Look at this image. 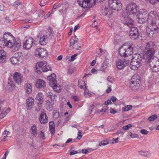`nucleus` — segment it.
<instances>
[{
    "label": "nucleus",
    "mask_w": 159,
    "mask_h": 159,
    "mask_svg": "<svg viewBox=\"0 0 159 159\" xmlns=\"http://www.w3.org/2000/svg\"><path fill=\"white\" fill-rule=\"evenodd\" d=\"M54 102L53 100H47L46 101V107L47 110L49 111L52 110Z\"/></svg>",
    "instance_id": "24"
},
{
    "label": "nucleus",
    "mask_w": 159,
    "mask_h": 159,
    "mask_svg": "<svg viewBox=\"0 0 159 159\" xmlns=\"http://www.w3.org/2000/svg\"><path fill=\"white\" fill-rule=\"evenodd\" d=\"M66 61L67 62L70 61V57L67 56L65 58Z\"/></svg>",
    "instance_id": "63"
},
{
    "label": "nucleus",
    "mask_w": 159,
    "mask_h": 159,
    "mask_svg": "<svg viewBox=\"0 0 159 159\" xmlns=\"http://www.w3.org/2000/svg\"><path fill=\"white\" fill-rule=\"evenodd\" d=\"M145 63L147 66H150L154 72L159 71V61L152 59L146 60Z\"/></svg>",
    "instance_id": "5"
},
{
    "label": "nucleus",
    "mask_w": 159,
    "mask_h": 159,
    "mask_svg": "<svg viewBox=\"0 0 159 159\" xmlns=\"http://www.w3.org/2000/svg\"><path fill=\"white\" fill-rule=\"evenodd\" d=\"M157 118V116L156 114H154L152 116H149L148 118V120L149 121H153L154 120H155Z\"/></svg>",
    "instance_id": "42"
},
{
    "label": "nucleus",
    "mask_w": 159,
    "mask_h": 159,
    "mask_svg": "<svg viewBox=\"0 0 159 159\" xmlns=\"http://www.w3.org/2000/svg\"><path fill=\"white\" fill-rule=\"evenodd\" d=\"M78 40V39L77 38L76 36L72 37L70 40V43L71 45H73L76 43Z\"/></svg>",
    "instance_id": "39"
},
{
    "label": "nucleus",
    "mask_w": 159,
    "mask_h": 159,
    "mask_svg": "<svg viewBox=\"0 0 159 159\" xmlns=\"http://www.w3.org/2000/svg\"><path fill=\"white\" fill-rule=\"evenodd\" d=\"M31 134L32 136L36 137L37 134V127L36 125H33L30 129Z\"/></svg>",
    "instance_id": "30"
},
{
    "label": "nucleus",
    "mask_w": 159,
    "mask_h": 159,
    "mask_svg": "<svg viewBox=\"0 0 159 159\" xmlns=\"http://www.w3.org/2000/svg\"><path fill=\"white\" fill-rule=\"evenodd\" d=\"M140 61L132 60L130 62V68L133 70H135L137 69L139 66V64L141 62Z\"/></svg>",
    "instance_id": "18"
},
{
    "label": "nucleus",
    "mask_w": 159,
    "mask_h": 159,
    "mask_svg": "<svg viewBox=\"0 0 159 159\" xmlns=\"http://www.w3.org/2000/svg\"><path fill=\"white\" fill-rule=\"evenodd\" d=\"M132 108V106L131 105H128L125 106L122 108V110L124 111H128Z\"/></svg>",
    "instance_id": "41"
},
{
    "label": "nucleus",
    "mask_w": 159,
    "mask_h": 159,
    "mask_svg": "<svg viewBox=\"0 0 159 159\" xmlns=\"http://www.w3.org/2000/svg\"><path fill=\"white\" fill-rule=\"evenodd\" d=\"M34 54L36 56L43 58L48 55V52L44 48H39L36 49Z\"/></svg>",
    "instance_id": "12"
},
{
    "label": "nucleus",
    "mask_w": 159,
    "mask_h": 159,
    "mask_svg": "<svg viewBox=\"0 0 159 159\" xmlns=\"http://www.w3.org/2000/svg\"><path fill=\"white\" fill-rule=\"evenodd\" d=\"M136 15L137 16V20L139 23L142 24L148 20L147 16L148 14L147 11L145 9H140L139 11H138Z\"/></svg>",
    "instance_id": "6"
},
{
    "label": "nucleus",
    "mask_w": 159,
    "mask_h": 159,
    "mask_svg": "<svg viewBox=\"0 0 159 159\" xmlns=\"http://www.w3.org/2000/svg\"><path fill=\"white\" fill-rule=\"evenodd\" d=\"M10 134V132L9 131L6 130H4L2 134V141H5L6 140L7 138L8 137Z\"/></svg>",
    "instance_id": "29"
},
{
    "label": "nucleus",
    "mask_w": 159,
    "mask_h": 159,
    "mask_svg": "<svg viewBox=\"0 0 159 159\" xmlns=\"http://www.w3.org/2000/svg\"><path fill=\"white\" fill-rule=\"evenodd\" d=\"M140 133L143 134H147L148 133V131L144 129L141 130Z\"/></svg>",
    "instance_id": "54"
},
{
    "label": "nucleus",
    "mask_w": 159,
    "mask_h": 159,
    "mask_svg": "<svg viewBox=\"0 0 159 159\" xmlns=\"http://www.w3.org/2000/svg\"><path fill=\"white\" fill-rule=\"evenodd\" d=\"M129 62V61L127 59H119L116 61V66L119 69L121 70L128 66Z\"/></svg>",
    "instance_id": "10"
},
{
    "label": "nucleus",
    "mask_w": 159,
    "mask_h": 159,
    "mask_svg": "<svg viewBox=\"0 0 159 159\" xmlns=\"http://www.w3.org/2000/svg\"><path fill=\"white\" fill-rule=\"evenodd\" d=\"M39 133V135L40 136V137L42 138V139L43 140L44 139H45V136L43 132L42 131H40Z\"/></svg>",
    "instance_id": "57"
},
{
    "label": "nucleus",
    "mask_w": 159,
    "mask_h": 159,
    "mask_svg": "<svg viewBox=\"0 0 159 159\" xmlns=\"http://www.w3.org/2000/svg\"><path fill=\"white\" fill-rule=\"evenodd\" d=\"M138 8L136 4L134 3H131L127 5L126 6L125 11H123L121 13L122 16L129 15L134 16L138 12Z\"/></svg>",
    "instance_id": "4"
},
{
    "label": "nucleus",
    "mask_w": 159,
    "mask_h": 159,
    "mask_svg": "<svg viewBox=\"0 0 159 159\" xmlns=\"http://www.w3.org/2000/svg\"><path fill=\"white\" fill-rule=\"evenodd\" d=\"M118 138H117L116 139L113 138L112 139V143H117L118 140Z\"/></svg>",
    "instance_id": "61"
},
{
    "label": "nucleus",
    "mask_w": 159,
    "mask_h": 159,
    "mask_svg": "<svg viewBox=\"0 0 159 159\" xmlns=\"http://www.w3.org/2000/svg\"><path fill=\"white\" fill-rule=\"evenodd\" d=\"M47 35H43L40 37L39 42L41 44L44 45L46 44L47 42Z\"/></svg>",
    "instance_id": "32"
},
{
    "label": "nucleus",
    "mask_w": 159,
    "mask_h": 159,
    "mask_svg": "<svg viewBox=\"0 0 159 159\" xmlns=\"http://www.w3.org/2000/svg\"><path fill=\"white\" fill-rule=\"evenodd\" d=\"M35 99L38 101L40 105H42L43 102V97L42 93H38L36 95Z\"/></svg>",
    "instance_id": "25"
},
{
    "label": "nucleus",
    "mask_w": 159,
    "mask_h": 159,
    "mask_svg": "<svg viewBox=\"0 0 159 159\" xmlns=\"http://www.w3.org/2000/svg\"><path fill=\"white\" fill-rule=\"evenodd\" d=\"M47 96L48 98H50L51 99L52 96V93L50 92H48L47 93Z\"/></svg>",
    "instance_id": "56"
},
{
    "label": "nucleus",
    "mask_w": 159,
    "mask_h": 159,
    "mask_svg": "<svg viewBox=\"0 0 159 159\" xmlns=\"http://www.w3.org/2000/svg\"><path fill=\"white\" fill-rule=\"evenodd\" d=\"M108 5L111 9L118 11L121 9L122 4L119 0H109Z\"/></svg>",
    "instance_id": "8"
},
{
    "label": "nucleus",
    "mask_w": 159,
    "mask_h": 159,
    "mask_svg": "<svg viewBox=\"0 0 159 159\" xmlns=\"http://www.w3.org/2000/svg\"><path fill=\"white\" fill-rule=\"evenodd\" d=\"M129 31L130 37L133 39H135L137 38L139 36V33L137 28L134 25L130 28Z\"/></svg>",
    "instance_id": "13"
},
{
    "label": "nucleus",
    "mask_w": 159,
    "mask_h": 159,
    "mask_svg": "<svg viewBox=\"0 0 159 159\" xmlns=\"http://www.w3.org/2000/svg\"><path fill=\"white\" fill-rule=\"evenodd\" d=\"M13 77L14 81L18 84H21L23 80V75L17 72L14 73Z\"/></svg>",
    "instance_id": "16"
},
{
    "label": "nucleus",
    "mask_w": 159,
    "mask_h": 159,
    "mask_svg": "<svg viewBox=\"0 0 159 159\" xmlns=\"http://www.w3.org/2000/svg\"><path fill=\"white\" fill-rule=\"evenodd\" d=\"M132 57V60H139V61H141L142 59L141 55L138 53H135L133 54Z\"/></svg>",
    "instance_id": "34"
},
{
    "label": "nucleus",
    "mask_w": 159,
    "mask_h": 159,
    "mask_svg": "<svg viewBox=\"0 0 159 159\" xmlns=\"http://www.w3.org/2000/svg\"><path fill=\"white\" fill-rule=\"evenodd\" d=\"M39 120L41 124H45L48 122V116L44 110L41 111V113L39 117Z\"/></svg>",
    "instance_id": "17"
},
{
    "label": "nucleus",
    "mask_w": 159,
    "mask_h": 159,
    "mask_svg": "<svg viewBox=\"0 0 159 159\" xmlns=\"http://www.w3.org/2000/svg\"><path fill=\"white\" fill-rule=\"evenodd\" d=\"M111 101H112L113 102H114L116 101L117 98L116 97H115L114 96H112L111 98H110Z\"/></svg>",
    "instance_id": "59"
},
{
    "label": "nucleus",
    "mask_w": 159,
    "mask_h": 159,
    "mask_svg": "<svg viewBox=\"0 0 159 159\" xmlns=\"http://www.w3.org/2000/svg\"><path fill=\"white\" fill-rule=\"evenodd\" d=\"M48 33L49 36L52 37L53 36V32L52 29L50 27H48Z\"/></svg>",
    "instance_id": "43"
},
{
    "label": "nucleus",
    "mask_w": 159,
    "mask_h": 159,
    "mask_svg": "<svg viewBox=\"0 0 159 159\" xmlns=\"http://www.w3.org/2000/svg\"><path fill=\"white\" fill-rule=\"evenodd\" d=\"M78 55V53H76L70 57V61H73L76 58L77 56Z\"/></svg>",
    "instance_id": "49"
},
{
    "label": "nucleus",
    "mask_w": 159,
    "mask_h": 159,
    "mask_svg": "<svg viewBox=\"0 0 159 159\" xmlns=\"http://www.w3.org/2000/svg\"><path fill=\"white\" fill-rule=\"evenodd\" d=\"M139 153L141 156H143L146 157H149L150 156V153L147 151H139Z\"/></svg>",
    "instance_id": "36"
},
{
    "label": "nucleus",
    "mask_w": 159,
    "mask_h": 159,
    "mask_svg": "<svg viewBox=\"0 0 159 159\" xmlns=\"http://www.w3.org/2000/svg\"><path fill=\"white\" fill-rule=\"evenodd\" d=\"M34 99L32 98H30L26 100L27 105L28 106V109H30L34 103Z\"/></svg>",
    "instance_id": "26"
},
{
    "label": "nucleus",
    "mask_w": 159,
    "mask_h": 159,
    "mask_svg": "<svg viewBox=\"0 0 159 159\" xmlns=\"http://www.w3.org/2000/svg\"><path fill=\"white\" fill-rule=\"evenodd\" d=\"M3 38L5 46L9 48L13 47L15 51L18 50L21 46L20 41H16L15 38L10 33L4 34Z\"/></svg>",
    "instance_id": "1"
},
{
    "label": "nucleus",
    "mask_w": 159,
    "mask_h": 159,
    "mask_svg": "<svg viewBox=\"0 0 159 159\" xmlns=\"http://www.w3.org/2000/svg\"><path fill=\"white\" fill-rule=\"evenodd\" d=\"M61 6V4L59 3L58 4H54L53 7V9H55L57 8H58L60 7Z\"/></svg>",
    "instance_id": "55"
},
{
    "label": "nucleus",
    "mask_w": 159,
    "mask_h": 159,
    "mask_svg": "<svg viewBox=\"0 0 159 159\" xmlns=\"http://www.w3.org/2000/svg\"><path fill=\"white\" fill-rule=\"evenodd\" d=\"M158 14L156 11H151L148 14V20H150L152 25H154L156 24L157 21L159 20Z\"/></svg>",
    "instance_id": "7"
},
{
    "label": "nucleus",
    "mask_w": 159,
    "mask_h": 159,
    "mask_svg": "<svg viewBox=\"0 0 159 159\" xmlns=\"http://www.w3.org/2000/svg\"><path fill=\"white\" fill-rule=\"evenodd\" d=\"M53 86H51L52 88L54 91L58 93L61 91V86L57 84V83L54 84Z\"/></svg>",
    "instance_id": "31"
},
{
    "label": "nucleus",
    "mask_w": 159,
    "mask_h": 159,
    "mask_svg": "<svg viewBox=\"0 0 159 159\" xmlns=\"http://www.w3.org/2000/svg\"><path fill=\"white\" fill-rule=\"evenodd\" d=\"M107 59H106L103 61L102 65V70L104 71L108 66Z\"/></svg>",
    "instance_id": "37"
},
{
    "label": "nucleus",
    "mask_w": 159,
    "mask_h": 159,
    "mask_svg": "<svg viewBox=\"0 0 159 159\" xmlns=\"http://www.w3.org/2000/svg\"><path fill=\"white\" fill-rule=\"evenodd\" d=\"M25 92L28 94H30L32 92V87L30 84H26L25 85Z\"/></svg>",
    "instance_id": "28"
},
{
    "label": "nucleus",
    "mask_w": 159,
    "mask_h": 159,
    "mask_svg": "<svg viewBox=\"0 0 159 159\" xmlns=\"http://www.w3.org/2000/svg\"><path fill=\"white\" fill-rule=\"evenodd\" d=\"M34 42V39L33 38L30 37L28 39H26L23 42V47L25 49H30L32 46Z\"/></svg>",
    "instance_id": "14"
},
{
    "label": "nucleus",
    "mask_w": 159,
    "mask_h": 159,
    "mask_svg": "<svg viewBox=\"0 0 159 159\" xmlns=\"http://www.w3.org/2000/svg\"><path fill=\"white\" fill-rule=\"evenodd\" d=\"M121 20L125 25L130 28L134 25L133 20L128 17V15H126L125 16H122L121 15Z\"/></svg>",
    "instance_id": "11"
},
{
    "label": "nucleus",
    "mask_w": 159,
    "mask_h": 159,
    "mask_svg": "<svg viewBox=\"0 0 159 159\" xmlns=\"http://www.w3.org/2000/svg\"><path fill=\"white\" fill-rule=\"evenodd\" d=\"M129 133V135L131 138H139V135L137 134H133L131 132H130Z\"/></svg>",
    "instance_id": "46"
},
{
    "label": "nucleus",
    "mask_w": 159,
    "mask_h": 159,
    "mask_svg": "<svg viewBox=\"0 0 159 159\" xmlns=\"http://www.w3.org/2000/svg\"><path fill=\"white\" fill-rule=\"evenodd\" d=\"M132 127V125L131 124H129L126 125L122 127V129L124 130H127Z\"/></svg>",
    "instance_id": "44"
},
{
    "label": "nucleus",
    "mask_w": 159,
    "mask_h": 159,
    "mask_svg": "<svg viewBox=\"0 0 159 159\" xmlns=\"http://www.w3.org/2000/svg\"><path fill=\"white\" fill-rule=\"evenodd\" d=\"M38 107H37L35 108V111L38 112L40 110L41 108L42 105H40L39 103H38Z\"/></svg>",
    "instance_id": "51"
},
{
    "label": "nucleus",
    "mask_w": 159,
    "mask_h": 159,
    "mask_svg": "<svg viewBox=\"0 0 159 159\" xmlns=\"http://www.w3.org/2000/svg\"><path fill=\"white\" fill-rule=\"evenodd\" d=\"M84 84L83 85H80V89H83L84 90V94H88L89 93V91L88 89L87 88V87L86 86V84L84 82H83Z\"/></svg>",
    "instance_id": "38"
},
{
    "label": "nucleus",
    "mask_w": 159,
    "mask_h": 159,
    "mask_svg": "<svg viewBox=\"0 0 159 159\" xmlns=\"http://www.w3.org/2000/svg\"><path fill=\"white\" fill-rule=\"evenodd\" d=\"M138 78L136 75H134L132 76L130 83L131 86L133 87L135 84L136 85L137 84H139L140 80Z\"/></svg>",
    "instance_id": "21"
},
{
    "label": "nucleus",
    "mask_w": 159,
    "mask_h": 159,
    "mask_svg": "<svg viewBox=\"0 0 159 159\" xmlns=\"http://www.w3.org/2000/svg\"><path fill=\"white\" fill-rule=\"evenodd\" d=\"M23 21L25 23H31L33 21V20L32 18L29 17L25 19L24 21Z\"/></svg>",
    "instance_id": "47"
},
{
    "label": "nucleus",
    "mask_w": 159,
    "mask_h": 159,
    "mask_svg": "<svg viewBox=\"0 0 159 159\" xmlns=\"http://www.w3.org/2000/svg\"><path fill=\"white\" fill-rule=\"evenodd\" d=\"M10 111L11 109L9 108L3 109L0 115V118L1 119L4 118L10 112Z\"/></svg>",
    "instance_id": "27"
},
{
    "label": "nucleus",
    "mask_w": 159,
    "mask_h": 159,
    "mask_svg": "<svg viewBox=\"0 0 159 159\" xmlns=\"http://www.w3.org/2000/svg\"><path fill=\"white\" fill-rule=\"evenodd\" d=\"M49 129L52 134H54L55 131V126L49 127Z\"/></svg>",
    "instance_id": "53"
},
{
    "label": "nucleus",
    "mask_w": 159,
    "mask_h": 159,
    "mask_svg": "<svg viewBox=\"0 0 159 159\" xmlns=\"http://www.w3.org/2000/svg\"><path fill=\"white\" fill-rule=\"evenodd\" d=\"M151 25L152 26V27L150 28V29L151 30L153 31H154L155 32H157L158 33H159V23L158 25L157 26L156 24H155L154 25H152V23H151Z\"/></svg>",
    "instance_id": "35"
},
{
    "label": "nucleus",
    "mask_w": 159,
    "mask_h": 159,
    "mask_svg": "<svg viewBox=\"0 0 159 159\" xmlns=\"http://www.w3.org/2000/svg\"><path fill=\"white\" fill-rule=\"evenodd\" d=\"M56 146H59V147H65V146H66V144H58L53 145V147H54Z\"/></svg>",
    "instance_id": "58"
},
{
    "label": "nucleus",
    "mask_w": 159,
    "mask_h": 159,
    "mask_svg": "<svg viewBox=\"0 0 159 159\" xmlns=\"http://www.w3.org/2000/svg\"><path fill=\"white\" fill-rule=\"evenodd\" d=\"M7 59V54L3 50H0V63L3 64L5 62Z\"/></svg>",
    "instance_id": "22"
},
{
    "label": "nucleus",
    "mask_w": 159,
    "mask_h": 159,
    "mask_svg": "<svg viewBox=\"0 0 159 159\" xmlns=\"http://www.w3.org/2000/svg\"><path fill=\"white\" fill-rule=\"evenodd\" d=\"M39 17H42L45 15L44 11L42 10H40L39 11Z\"/></svg>",
    "instance_id": "48"
},
{
    "label": "nucleus",
    "mask_w": 159,
    "mask_h": 159,
    "mask_svg": "<svg viewBox=\"0 0 159 159\" xmlns=\"http://www.w3.org/2000/svg\"><path fill=\"white\" fill-rule=\"evenodd\" d=\"M109 11V9L107 7H103L101 10V12L102 14L105 16L107 15Z\"/></svg>",
    "instance_id": "40"
},
{
    "label": "nucleus",
    "mask_w": 159,
    "mask_h": 159,
    "mask_svg": "<svg viewBox=\"0 0 159 159\" xmlns=\"http://www.w3.org/2000/svg\"><path fill=\"white\" fill-rule=\"evenodd\" d=\"M46 83L42 80L38 79L35 82L36 87L38 89H42L45 87Z\"/></svg>",
    "instance_id": "20"
},
{
    "label": "nucleus",
    "mask_w": 159,
    "mask_h": 159,
    "mask_svg": "<svg viewBox=\"0 0 159 159\" xmlns=\"http://www.w3.org/2000/svg\"><path fill=\"white\" fill-rule=\"evenodd\" d=\"M17 54H15L14 56H12L10 58V61L11 63L14 65H17L19 64L22 62V58L20 56H16Z\"/></svg>",
    "instance_id": "15"
},
{
    "label": "nucleus",
    "mask_w": 159,
    "mask_h": 159,
    "mask_svg": "<svg viewBox=\"0 0 159 159\" xmlns=\"http://www.w3.org/2000/svg\"><path fill=\"white\" fill-rule=\"evenodd\" d=\"M133 46L132 43H126L124 44L119 50L120 55L126 57L132 55L133 53Z\"/></svg>",
    "instance_id": "2"
},
{
    "label": "nucleus",
    "mask_w": 159,
    "mask_h": 159,
    "mask_svg": "<svg viewBox=\"0 0 159 159\" xmlns=\"http://www.w3.org/2000/svg\"><path fill=\"white\" fill-rule=\"evenodd\" d=\"M154 46L155 44L152 41H150L147 43L143 55V59L146 60L152 58L155 53Z\"/></svg>",
    "instance_id": "3"
},
{
    "label": "nucleus",
    "mask_w": 159,
    "mask_h": 159,
    "mask_svg": "<svg viewBox=\"0 0 159 159\" xmlns=\"http://www.w3.org/2000/svg\"><path fill=\"white\" fill-rule=\"evenodd\" d=\"M159 2V0H149V2L152 4L157 3Z\"/></svg>",
    "instance_id": "52"
},
{
    "label": "nucleus",
    "mask_w": 159,
    "mask_h": 159,
    "mask_svg": "<svg viewBox=\"0 0 159 159\" xmlns=\"http://www.w3.org/2000/svg\"><path fill=\"white\" fill-rule=\"evenodd\" d=\"M48 79L49 81V84L50 86H53V84L57 83L56 75L54 73L52 74L51 75L48 77Z\"/></svg>",
    "instance_id": "23"
},
{
    "label": "nucleus",
    "mask_w": 159,
    "mask_h": 159,
    "mask_svg": "<svg viewBox=\"0 0 159 159\" xmlns=\"http://www.w3.org/2000/svg\"><path fill=\"white\" fill-rule=\"evenodd\" d=\"M78 153V152L76 151H75V150H72L70 152V155H74L75 154H77Z\"/></svg>",
    "instance_id": "60"
},
{
    "label": "nucleus",
    "mask_w": 159,
    "mask_h": 159,
    "mask_svg": "<svg viewBox=\"0 0 159 159\" xmlns=\"http://www.w3.org/2000/svg\"><path fill=\"white\" fill-rule=\"evenodd\" d=\"M45 65H44L42 70L43 72H47L48 70H52V69L49 65H47V63L45 61Z\"/></svg>",
    "instance_id": "33"
},
{
    "label": "nucleus",
    "mask_w": 159,
    "mask_h": 159,
    "mask_svg": "<svg viewBox=\"0 0 159 159\" xmlns=\"http://www.w3.org/2000/svg\"><path fill=\"white\" fill-rule=\"evenodd\" d=\"M111 103V102L110 99L105 102V104L106 105H109Z\"/></svg>",
    "instance_id": "62"
},
{
    "label": "nucleus",
    "mask_w": 159,
    "mask_h": 159,
    "mask_svg": "<svg viewBox=\"0 0 159 159\" xmlns=\"http://www.w3.org/2000/svg\"><path fill=\"white\" fill-rule=\"evenodd\" d=\"M96 0H80L81 7L83 8H90L95 5Z\"/></svg>",
    "instance_id": "9"
},
{
    "label": "nucleus",
    "mask_w": 159,
    "mask_h": 159,
    "mask_svg": "<svg viewBox=\"0 0 159 159\" xmlns=\"http://www.w3.org/2000/svg\"><path fill=\"white\" fill-rule=\"evenodd\" d=\"M108 143L107 141H103L99 143V146L101 145H105Z\"/></svg>",
    "instance_id": "50"
},
{
    "label": "nucleus",
    "mask_w": 159,
    "mask_h": 159,
    "mask_svg": "<svg viewBox=\"0 0 159 159\" xmlns=\"http://www.w3.org/2000/svg\"><path fill=\"white\" fill-rule=\"evenodd\" d=\"M110 113L112 114H115L116 112V111H115L114 109H111L110 110Z\"/></svg>",
    "instance_id": "64"
},
{
    "label": "nucleus",
    "mask_w": 159,
    "mask_h": 159,
    "mask_svg": "<svg viewBox=\"0 0 159 159\" xmlns=\"http://www.w3.org/2000/svg\"><path fill=\"white\" fill-rule=\"evenodd\" d=\"M94 105L91 104L90 105L89 107L88 108L89 112L90 114L92 112L93 110L94 109Z\"/></svg>",
    "instance_id": "45"
},
{
    "label": "nucleus",
    "mask_w": 159,
    "mask_h": 159,
    "mask_svg": "<svg viewBox=\"0 0 159 159\" xmlns=\"http://www.w3.org/2000/svg\"><path fill=\"white\" fill-rule=\"evenodd\" d=\"M45 61H40L36 63L35 66V71L39 74H40L44 65H45Z\"/></svg>",
    "instance_id": "19"
}]
</instances>
